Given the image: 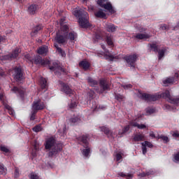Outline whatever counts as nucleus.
Here are the masks:
<instances>
[{
  "label": "nucleus",
  "instance_id": "1",
  "mask_svg": "<svg viewBox=\"0 0 179 179\" xmlns=\"http://www.w3.org/2000/svg\"><path fill=\"white\" fill-rule=\"evenodd\" d=\"M31 64H35V65H43V66H48L50 71H53L56 76H61V72L64 75H68V71L59 66L57 62H52L51 65V62L48 59H43L42 57L36 56L32 59Z\"/></svg>",
  "mask_w": 179,
  "mask_h": 179
},
{
  "label": "nucleus",
  "instance_id": "2",
  "mask_svg": "<svg viewBox=\"0 0 179 179\" xmlns=\"http://www.w3.org/2000/svg\"><path fill=\"white\" fill-rule=\"evenodd\" d=\"M141 99L145 100V101H156L159 99H164L168 100L171 104H176V106L179 105V97L173 98L170 94V91L166 90L164 92L161 94H150L147 93H140Z\"/></svg>",
  "mask_w": 179,
  "mask_h": 179
},
{
  "label": "nucleus",
  "instance_id": "3",
  "mask_svg": "<svg viewBox=\"0 0 179 179\" xmlns=\"http://www.w3.org/2000/svg\"><path fill=\"white\" fill-rule=\"evenodd\" d=\"M45 149L50 150L48 152V157H54L57 156L59 152L62 150V144L57 143V141L54 137L48 138L45 141Z\"/></svg>",
  "mask_w": 179,
  "mask_h": 179
},
{
  "label": "nucleus",
  "instance_id": "4",
  "mask_svg": "<svg viewBox=\"0 0 179 179\" xmlns=\"http://www.w3.org/2000/svg\"><path fill=\"white\" fill-rule=\"evenodd\" d=\"M73 15L78 17V23L83 29H89L92 27V24L89 22V13L87 12L76 8L73 10Z\"/></svg>",
  "mask_w": 179,
  "mask_h": 179
},
{
  "label": "nucleus",
  "instance_id": "5",
  "mask_svg": "<svg viewBox=\"0 0 179 179\" xmlns=\"http://www.w3.org/2000/svg\"><path fill=\"white\" fill-rule=\"evenodd\" d=\"M78 141L83 143V148H85V149L83 150V156L88 157L90 154V148H89V134L83 135L78 137Z\"/></svg>",
  "mask_w": 179,
  "mask_h": 179
},
{
  "label": "nucleus",
  "instance_id": "6",
  "mask_svg": "<svg viewBox=\"0 0 179 179\" xmlns=\"http://www.w3.org/2000/svg\"><path fill=\"white\" fill-rule=\"evenodd\" d=\"M20 52H22V50L17 48L12 52V53L1 56L0 59H1V61H12V59H16V58L19 57Z\"/></svg>",
  "mask_w": 179,
  "mask_h": 179
},
{
  "label": "nucleus",
  "instance_id": "7",
  "mask_svg": "<svg viewBox=\"0 0 179 179\" xmlns=\"http://www.w3.org/2000/svg\"><path fill=\"white\" fill-rule=\"evenodd\" d=\"M60 90L63 93H65L66 96H69V97H72L73 94H75V91L69 87V85L61 81L60 83Z\"/></svg>",
  "mask_w": 179,
  "mask_h": 179
},
{
  "label": "nucleus",
  "instance_id": "8",
  "mask_svg": "<svg viewBox=\"0 0 179 179\" xmlns=\"http://www.w3.org/2000/svg\"><path fill=\"white\" fill-rule=\"evenodd\" d=\"M68 38V34L62 32V31H58L56 33V36L55 37V41L57 43V44H65L66 43V40Z\"/></svg>",
  "mask_w": 179,
  "mask_h": 179
},
{
  "label": "nucleus",
  "instance_id": "9",
  "mask_svg": "<svg viewBox=\"0 0 179 179\" xmlns=\"http://www.w3.org/2000/svg\"><path fill=\"white\" fill-rule=\"evenodd\" d=\"M45 108V103H44L41 99L36 100L32 103V110L38 113V111H41V110H44Z\"/></svg>",
  "mask_w": 179,
  "mask_h": 179
},
{
  "label": "nucleus",
  "instance_id": "10",
  "mask_svg": "<svg viewBox=\"0 0 179 179\" xmlns=\"http://www.w3.org/2000/svg\"><path fill=\"white\" fill-rule=\"evenodd\" d=\"M124 59L129 64V66L131 68H135V63L136 59H138V55L136 54L125 56Z\"/></svg>",
  "mask_w": 179,
  "mask_h": 179
},
{
  "label": "nucleus",
  "instance_id": "11",
  "mask_svg": "<svg viewBox=\"0 0 179 179\" xmlns=\"http://www.w3.org/2000/svg\"><path fill=\"white\" fill-rule=\"evenodd\" d=\"M99 86L101 87L100 93H104L106 90H110V86L111 85L107 80L106 79H101L99 80Z\"/></svg>",
  "mask_w": 179,
  "mask_h": 179
},
{
  "label": "nucleus",
  "instance_id": "12",
  "mask_svg": "<svg viewBox=\"0 0 179 179\" xmlns=\"http://www.w3.org/2000/svg\"><path fill=\"white\" fill-rule=\"evenodd\" d=\"M14 79L17 80V82H20L22 79H23V71H22V68L20 67H15L14 69Z\"/></svg>",
  "mask_w": 179,
  "mask_h": 179
},
{
  "label": "nucleus",
  "instance_id": "13",
  "mask_svg": "<svg viewBox=\"0 0 179 179\" xmlns=\"http://www.w3.org/2000/svg\"><path fill=\"white\" fill-rule=\"evenodd\" d=\"M100 6L101 8H103V9L108 10V12H109L112 15H114V13H115V10L114 9V8H113V5L110 2L101 4Z\"/></svg>",
  "mask_w": 179,
  "mask_h": 179
},
{
  "label": "nucleus",
  "instance_id": "14",
  "mask_svg": "<svg viewBox=\"0 0 179 179\" xmlns=\"http://www.w3.org/2000/svg\"><path fill=\"white\" fill-rule=\"evenodd\" d=\"M174 83H176V78L174 77H168L163 80L164 86H170V85H173Z\"/></svg>",
  "mask_w": 179,
  "mask_h": 179
},
{
  "label": "nucleus",
  "instance_id": "15",
  "mask_svg": "<svg viewBox=\"0 0 179 179\" xmlns=\"http://www.w3.org/2000/svg\"><path fill=\"white\" fill-rule=\"evenodd\" d=\"M37 52L39 55H47L48 53V47L46 45L41 46L38 49Z\"/></svg>",
  "mask_w": 179,
  "mask_h": 179
},
{
  "label": "nucleus",
  "instance_id": "16",
  "mask_svg": "<svg viewBox=\"0 0 179 179\" xmlns=\"http://www.w3.org/2000/svg\"><path fill=\"white\" fill-rule=\"evenodd\" d=\"M12 91L15 92L17 94H19V96L21 97V99H23V97H24V90L23 88H19L17 87H14L12 89Z\"/></svg>",
  "mask_w": 179,
  "mask_h": 179
},
{
  "label": "nucleus",
  "instance_id": "17",
  "mask_svg": "<svg viewBox=\"0 0 179 179\" xmlns=\"http://www.w3.org/2000/svg\"><path fill=\"white\" fill-rule=\"evenodd\" d=\"M39 85L43 90H47V89H48V84L47 83V80L43 77H41L39 80Z\"/></svg>",
  "mask_w": 179,
  "mask_h": 179
},
{
  "label": "nucleus",
  "instance_id": "18",
  "mask_svg": "<svg viewBox=\"0 0 179 179\" xmlns=\"http://www.w3.org/2000/svg\"><path fill=\"white\" fill-rule=\"evenodd\" d=\"M40 30H43V25L39 24L35 27L31 32V36L36 37L37 34H38V31H40Z\"/></svg>",
  "mask_w": 179,
  "mask_h": 179
},
{
  "label": "nucleus",
  "instance_id": "19",
  "mask_svg": "<svg viewBox=\"0 0 179 179\" xmlns=\"http://www.w3.org/2000/svg\"><path fill=\"white\" fill-rule=\"evenodd\" d=\"M105 27L109 33H114L117 30V27L114 26L113 24L107 22Z\"/></svg>",
  "mask_w": 179,
  "mask_h": 179
},
{
  "label": "nucleus",
  "instance_id": "20",
  "mask_svg": "<svg viewBox=\"0 0 179 179\" xmlns=\"http://www.w3.org/2000/svg\"><path fill=\"white\" fill-rule=\"evenodd\" d=\"M152 36H150L149 34H137L136 36H134V38H137V40H144L150 38Z\"/></svg>",
  "mask_w": 179,
  "mask_h": 179
},
{
  "label": "nucleus",
  "instance_id": "21",
  "mask_svg": "<svg viewBox=\"0 0 179 179\" xmlns=\"http://www.w3.org/2000/svg\"><path fill=\"white\" fill-rule=\"evenodd\" d=\"M101 131L108 136V138H113V131L108 129V127H101Z\"/></svg>",
  "mask_w": 179,
  "mask_h": 179
},
{
  "label": "nucleus",
  "instance_id": "22",
  "mask_svg": "<svg viewBox=\"0 0 179 179\" xmlns=\"http://www.w3.org/2000/svg\"><path fill=\"white\" fill-rule=\"evenodd\" d=\"M96 17H99V19H106L107 18V15H106V13L103 12V10H99L96 11L94 13Z\"/></svg>",
  "mask_w": 179,
  "mask_h": 179
},
{
  "label": "nucleus",
  "instance_id": "23",
  "mask_svg": "<svg viewBox=\"0 0 179 179\" xmlns=\"http://www.w3.org/2000/svg\"><path fill=\"white\" fill-rule=\"evenodd\" d=\"M129 125L131 127H136L138 129H145V128H146V125H145V124H139L138 122H136L135 121H131L129 122Z\"/></svg>",
  "mask_w": 179,
  "mask_h": 179
},
{
  "label": "nucleus",
  "instance_id": "24",
  "mask_svg": "<svg viewBox=\"0 0 179 179\" xmlns=\"http://www.w3.org/2000/svg\"><path fill=\"white\" fill-rule=\"evenodd\" d=\"M38 6L37 4H31V6H29V7L28 8V12L29 15H34V13H36V11L37 10Z\"/></svg>",
  "mask_w": 179,
  "mask_h": 179
},
{
  "label": "nucleus",
  "instance_id": "25",
  "mask_svg": "<svg viewBox=\"0 0 179 179\" xmlns=\"http://www.w3.org/2000/svg\"><path fill=\"white\" fill-rule=\"evenodd\" d=\"M79 66H81L85 71H87L90 68V64L89 62L82 61L79 63Z\"/></svg>",
  "mask_w": 179,
  "mask_h": 179
},
{
  "label": "nucleus",
  "instance_id": "26",
  "mask_svg": "<svg viewBox=\"0 0 179 179\" xmlns=\"http://www.w3.org/2000/svg\"><path fill=\"white\" fill-rule=\"evenodd\" d=\"M98 57H106V59H108V58L110 59V61H113L114 59V56L113 55H107L106 53L103 51L98 52H97Z\"/></svg>",
  "mask_w": 179,
  "mask_h": 179
},
{
  "label": "nucleus",
  "instance_id": "27",
  "mask_svg": "<svg viewBox=\"0 0 179 179\" xmlns=\"http://www.w3.org/2000/svg\"><path fill=\"white\" fill-rule=\"evenodd\" d=\"M87 82L90 85V86H92V87H96V86L99 85V82H97V80H95L90 77L88 78Z\"/></svg>",
  "mask_w": 179,
  "mask_h": 179
},
{
  "label": "nucleus",
  "instance_id": "28",
  "mask_svg": "<svg viewBox=\"0 0 179 179\" xmlns=\"http://www.w3.org/2000/svg\"><path fill=\"white\" fill-rule=\"evenodd\" d=\"M106 41L108 45H110V47L114 46V41H113V36H111V35L107 36Z\"/></svg>",
  "mask_w": 179,
  "mask_h": 179
},
{
  "label": "nucleus",
  "instance_id": "29",
  "mask_svg": "<svg viewBox=\"0 0 179 179\" xmlns=\"http://www.w3.org/2000/svg\"><path fill=\"white\" fill-rule=\"evenodd\" d=\"M145 136L143 134H136L134 137V142H141Z\"/></svg>",
  "mask_w": 179,
  "mask_h": 179
},
{
  "label": "nucleus",
  "instance_id": "30",
  "mask_svg": "<svg viewBox=\"0 0 179 179\" xmlns=\"http://www.w3.org/2000/svg\"><path fill=\"white\" fill-rule=\"evenodd\" d=\"M61 26V31L62 33H65L66 34H68V31L69 30V26L66 24H64Z\"/></svg>",
  "mask_w": 179,
  "mask_h": 179
},
{
  "label": "nucleus",
  "instance_id": "31",
  "mask_svg": "<svg viewBox=\"0 0 179 179\" xmlns=\"http://www.w3.org/2000/svg\"><path fill=\"white\" fill-rule=\"evenodd\" d=\"M160 29L162 30H173V27H171V24H169L168 25L166 24H162L160 26Z\"/></svg>",
  "mask_w": 179,
  "mask_h": 179
},
{
  "label": "nucleus",
  "instance_id": "32",
  "mask_svg": "<svg viewBox=\"0 0 179 179\" xmlns=\"http://www.w3.org/2000/svg\"><path fill=\"white\" fill-rule=\"evenodd\" d=\"M117 175L119 177L126 178L127 179L132 178V177H134V175L131 173L125 174L123 172H120Z\"/></svg>",
  "mask_w": 179,
  "mask_h": 179
},
{
  "label": "nucleus",
  "instance_id": "33",
  "mask_svg": "<svg viewBox=\"0 0 179 179\" xmlns=\"http://www.w3.org/2000/svg\"><path fill=\"white\" fill-rule=\"evenodd\" d=\"M37 152H38V146L36 144L34 145V148L32 149L31 156L32 157H36L37 156Z\"/></svg>",
  "mask_w": 179,
  "mask_h": 179
},
{
  "label": "nucleus",
  "instance_id": "34",
  "mask_svg": "<svg viewBox=\"0 0 179 179\" xmlns=\"http://www.w3.org/2000/svg\"><path fill=\"white\" fill-rule=\"evenodd\" d=\"M150 48L154 51V52H159V46L156 43L150 44Z\"/></svg>",
  "mask_w": 179,
  "mask_h": 179
},
{
  "label": "nucleus",
  "instance_id": "35",
  "mask_svg": "<svg viewBox=\"0 0 179 179\" xmlns=\"http://www.w3.org/2000/svg\"><path fill=\"white\" fill-rule=\"evenodd\" d=\"M129 131V125L125 126L122 131H119V135H124V134H127Z\"/></svg>",
  "mask_w": 179,
  "mask_h": 179
},
{
  "label": "nucleus",
  "instance_id": "36",
  "mask_svg": "<svg viewBox=\"0 0 179 179\" xmlns=\"http://www.w3.org/2000/svg\"><path fill=\"white\" fill-rule=\"evenodd\" d=\"M37 111L32 109L31 112L30 121H34L36 120V117L37 116Z\"/></svg>",
  "mask_w": 179,
  "mask_h": 179
},
{
  "label": "nucleus",
  "instance_id": "37",
  "mask_svg": "<svg viewBox=\"0 0 179 179\" xmlns=\"http://www.w3.org/2000/svg\"><path fill=\"white\" fill-rule=\"evenodd\" d=\"M32 129L34 132H41V131H43V127H41V124H38L35 126Z\"/></svg>",
  "mask_w": 179,
  "mask_h": 179
},
{
  "label": "nucleus",
  "instance_id": "38",
  "mask_svg": "<svg viewBox=\"0 0 179 179\" xmlns=\"http://www.w3.org/2000/svg\"><path fill=\"white\" fill-rule=\"evenodd\" d=\"M80 121V118H79V117L78 116L71 117L70 119V122H71V124H76V122H79Z\"/></svg>",
  "mask_w": 179,
  "mask_h": 179
},
{
  "label": "nucleus",
  "instance_id": "39",
  "mask_svg": "<svg viewBox=\"0 0 179 179\" xmlns=\"http://www.w3.org/2000/svg\"><path fill=\"white\" fill-rule=\"evenodd\" d=\"M57 52L62 55V57H66V53H65V51L62 50L61 48H57Z\"/></svg>",
  "mask_w": 179,
  "mask_h": 179
},
{
  "label": "nucleus",
  "instance_id": "40",
  "mask_svg": "<svg viewBox=\"0 0 179 179\" xmlns=\"http://www.w3.org/2000/svg\"><path fill=\"white\" fill-rule=\"evenodd\" d=\"M75 33L73 32H70L69 33V35H68V39L69 40H71V41H73V40H75Z\"/></svg>",
  "mask_w": 179,
  "mask_h": 179
},
{
  "label": "nucleus",
  "instance_id": "41",
  "mask_svg": "<svg viewBox=\"0 0 179 179\" xmlns=\"http://www.w3.org/2000/svg\"><path fill=\"white\" fill-rule=\"evenodd\" d=\"M6 174V169H5V166L3 165L0 164V175Z\"/></svg>",
  "mask_w": 179,
  "mask_h": 179
},
{
  "label": "nucleus",
  "instance_id": "42",
  "mask_svg": "<svg viewBox=\"0 0 179 179\" xmlns=\"http://www.w3.org/2000/svg\"><path fill=\"white\" fill-rule=\"evenodd\" d=\"M164 50H158V54H159V56H158V58L159 59H162V58H163V57H164Z\"/></svg>",
  "mask_w": 179,
  "mask_h": 179
},
{
  "label": "nucleus",
  "instance_id": "43",
  "mask_svg": "<svg viewBox=\"0 0 179 179\" xmlns=\"http://www.w3.org/2000/svg\"><path fill=\"white\" fill-rule=\"evenodd\" d=\"M115 98L116 99V100H117L118 101H122V100H124V96L120 94H116L115 95Z\"/></svg>",
  "mask_w": 179,
  "mask_h": 179
},
{
  "label": "nucleus",
  "instance_id": "44",
  "mask_svg": "<svg viewBox=\"0 0 179 179\" xmlns=\"http://www.w3.org/2000/svg\"><path fill=\"white\" fill-rule=\"evenodd\" d=\"M143 143H144V146L145 148H150V149H152V148H153V144H152V143H150L149 141H145Z\"/></svg>",
  "mask_w": 179,
  "mask_h": 179
},
{
  "label": "nucleus",
  "instance_id": "45",
  "mask_svg": "<svg viewBox=\"0 0 179 179\" xmlns=\"http://www.w3.org/2000/svg\"><path fill=\"white\" fill-rule=\"evenodd\" d=\"M143 155H146L148 153V148L145 146V143H141Z\"/></svg>",
  "mask_w": 179,
  "mask_h": 179
},
{
  "label": "nucleus",
  "instance_id": "46",
  "mask_svg": "<svg viewBox=\"0 0 179 179\" xmlns=\"http://www.w3.org/2000/svg\"><path fill=\"white\" fill-rule=\"evenodd\" d=\"M0 150L1 152H4V153H9V152H10L9 148H8L5 146H1L0 147Z\"/></svg>",
  "mask_w": 179,
  "mask_h": 179
},
{
  "label": "nucleus",
  "instance_id": "47",
  "mask_svg": "<svg viewBox=\"0 0 179 179\" xmlns=\"http://www.w3.org/2000/svg\"><path fill=\"white\" fill-rule=\"evenodd\" d=\"M30 179H40V177L37 176V174H35L34 173H31L30 174Z\"/></svg>",
  "mask_w": 179,
  "mask_h": 179
},
{
  "label": "nucleus",
  "instance_id": "48",
  "mask_svg": "<svg viewBox=\"0 0 179 179\" xmlns=\"http://www.w3.org/2000/svg\"><path fill=\"white\" fill-rule=\"evenodd\" d=\"M94 38H95V40H101V38H102L101 34H100V33H95Z\"/></svg>",
  "mask_w": 179,
  "mask_h": 179
},
{
  "label": "nucleus",
  "instance_id": "49",
  "mask_svg": "<svg viewBox=\"0 0 179 179\" xmlns=\"http://www.w3.org/2000/svg\"><path fill=\"white\" fill-rule=\"evenodd\" d=\"M24 58H26V59H28V61H30L31 62H32V61H33V57H31L30 54L25 55Z\"/></svg>",
  "mask_w": 179,
  "mask_h": 179
},
{
  "label": "nucleus",
  "instance_id": "50",
  "mask_svg": "<svg viewBox=\"0 0 179 179\" xmlns=\"http://www.w3.org/2000/svg\"><path fill=\"white\" fill-rule=\"evenodd\" d=\"M76 107H78L76 102H71L69 105V108H76Z\"/></svg>",
  "mask_w": 179,
  "mask_h": 179
},
{
  "label": "nucleus",
  "instance_id": "51",
  "mask_svg": "<svg viewBox=\"0 0 179 179\" xmlns=\"http://www.w3.org/2000/svg\"><path fill=\"white\" fill-rule=\"evenodd\" d=\"M14 176H15V178H19V169L18 168H15Z\"/></svg>",
  "mask_w": 179,
  "mask_h": 179
},
{
  "label": "nucleus",
  "instance_id": "52",
  "mask_svg": "<svg viewBox=\"0 0 179 179\" xmlns=\"http://www.w3.org/2000/svg\"><path fill=\"white\" fill-rule=\"evenodd\" d=\"M173 159L175 162H179V151L174 155Z\"/></svg>",
  "mask_w": 179,
  "mask_h": 179
},
{
  "label": "nucleus",
  "instance_id": "53",
  "mask_svg": "<svg viewBox=\"0 0 179 179\" xmlns=\"http://www.w3.org/2000/svg\"><path fill=\"white\" fill-rule=\"evenodd\" d=\"M122 159V155H121V153L116 154V160L117 162H120V160H121Z\"/></svg>",
  "mask_w": 179,
  "mask_h": 179
},
{
  "label": "nucleus",
  "instance_id": "54",
  "mask_svg": "<svg viewBox=\"0 0 179 179\" xmlns=\"http://www.w3.org/2000/svg\"><path fill=\"white\" fill-rule=\"evenodd\" d=\"M161 139H162V141H164L166 143L169 142V137L166 136H161L159 137Z\"/></svg>",
  "mask_w": 179,
  "mask_h": 179
},
{
  "label": "nucleus",
  "instance_id": "55",
  "mask_svg": "<svg viewBox=\"0 0 179 179\" xmlns=\"http://www.w3.org/2000/svg\"><path fill=\"white\" fill-rule=\"evenodd\" d=\"M123 87L125 90H128V89H132V85L127 84V85H124Z\"/></svg>",
  "mask_w": 179,
  "mask_h": 179
},
{
  "label": "nucleus",
  "instance_id": "56",
  "mask_svg": "<svg viewBox=\"0 0 179 179\" xmlns=\"http://www.w3.org/2000/svg\"><path fill=\"white\" fill-rule=\"evenodd\" d=\"M147 114H153L155 113V109L150 108L146 110Z\"/></svg>",
  "mask_w": 179,
  "mask_h": 179
},
{
  "label": "nucleus",
  "instance_id": "57",
  "mask_svg": "<svg viewBox=\"0 0 179 179\" xmlns=\"http://www.w3.org/2000/svg\"><path fill=\"white\" fill-rule=\"evenodd\" d=\"M60 25H64L66 23V20L65 18H62L59 21Z\"/></svg>",
  "mask_w": 179,
  "mask_h": 179
},
{
  "label": "nucleus",
  "instance_id": "58",
  "mask_svg": "<svg viewBox=\"0 0 179 179\" xmlns=\"http://www.w3.org/2000/svg\"><path fill=\"white\" fill-rule=\"evenodd\" d=\"M105 2H107V0H98V5L101 6V5L104 4Z\"/></svg>",
  "mask_w": 179,
  "mask_h": 179
},
{
  "label": "nucleus",
  "instance_id": "59",
  "mask_svg": "<svg viewBox=\"0 0 179 179\" xmlns=\"http://www.w3.org/2000/svg\"><path fill=\"white\" fill-rule=\"evenodd\" d=\"M146 30H148V29L143 28V27H140L138 29V31H140V33H145V31H146Z\"/></svg>",
  "mask_w": 179,
  "mask_h": 179
},
{
  "label": "nucleus",
  "instance_id": "60",
  "mask_svg": "<svg viewBox=\"0 0 179 179\" xmlns=\"http://www.w3.org/2000/svg\"><path fill=\"white\" fill-rule=\"evenodd\" d=\"M6 40V37L5 36H0V44L1 43L5 41Z\"/></svg>",
  "mask_w": 179,
  "mask_h": 179
},
{
  "label": "nucleus",
  "instance_id": "61",
  "mask_svg": "<svg viewBox=\"0 0 179 179\" xmlns=\"http://www.w3.org/2000/svg\"><path fill=\"white\" fill-rule=\"evenodd\" d=\"M89 97L90 100H92L93 97H94V92H91L89 93Z\"/></svg>",
  "mask_w": 179,
  "mask_h": 179
},
{
  "label": "nucleus",
  "instance_id": "62",
  "mask_svg": "<svg viewBox=\"0 0 179 179\" xmlns=\"http://www.w3.org/2000/svg\"><path fill=\"white\" fill-rule=\"evenodd\" d=\"M172 30H178L179 29V22H178L177 25L175 27H172Z\"/></svg>",
  "mask_w": 179,
  "mask_h": 179
},
{
  "label": "nucleus",
  "instance_id": "63",
  "mask_svg": "<svg viewBox=\"0 0 179 179\" xmlns=\"http://www.w3.org/2000/svg\"><path fill=\"white\" fill-rule=\"evenodd\" d=\"M172 136H173V138H179V134L178 132H174L172 134Z\"/></svg>",
  "mask_w": 179,
  "mask_h": 179
},
{
  "label": "nucleus",
  "instance_id": "64",
  "mask_svg": "<svg viewBox=\"0 0 179 179\" xmlns=\"http://www.w3.org/2000/svg\"><path fill=\"white\" fill-rule=\"evenodd\" d=\"M146 172H143L140 173V177H146Z\"/></svg>",
  "mask_w": 179,
  "mask_h": 179
}]
</instances>
